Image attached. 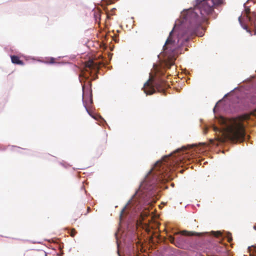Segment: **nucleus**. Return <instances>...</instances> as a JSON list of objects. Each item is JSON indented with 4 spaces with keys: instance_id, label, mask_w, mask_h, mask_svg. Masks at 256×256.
I'll return each mask as SVG.
<instances>
[{
    "instance_id": "f257e3e1",
    "label": "nucleus",
    "mask_w": 256,
    "mask_h": 256,
    "mask_svg": "<svg viewBox=\"0 0 256 256\" xmlns=\"http://www.w3.org/2000/svg\"><path fill=\"white\" fill-rule=\"evenodd\" d=\"M224 3V0H195L193 8L184 9L180 18L176 21L169 34L162 52L158 55L164 56L161 60L166 66L170 68L174 64L173 58L179 52L182 46L188 45L194 36L202 37L204 35V28L202 24L208 20V16L216 18L217 9Z\"/></svg>"
},
{
    "instance_id": "f03ea898",
    "label": "nucleus",
    "mask_w": 256,
    "mask_h": 256,
    "mask_svg": "<svg viewBox=\"0 0 256 256\" xmlns=\"http://www.w3.org/2000/svg\"><path fill=\"white\" fill-rule=\"evenodd\" d=\"M182 236H214L222 240L226 238L228 242H230L232 240V234L230 232L225 231H211L210 232H188L186 230L180 231V230H172V234H168V236L170 242L172 243L176 244L185 243L189 240L186 238L183 237Z\"/></svg>"
},
{
    "instance_id": "7ed1b4c3",
    "label": "nucleus",
    "mask_w": 256,
    "mask_h": 256,
    "mask_svg": "<svg viewBox=\"0 0 256 256\" xmlns=\"http://www.w3.org/2000/svg\"><path fill=\"white\" fill-rule=\"evenodd\" d=\"M151 78L150 77L148 80L144 84L142 90L146 95L152 94L155 92L156 90H162L168 88V85L166 82L160 78H158L150 83Z\"/></svg>"
},
{
    "instance_id": "20e7f679",
    "label": "nucleus",
    "mask_w": 256,
    "mask_h": 256,
    "mask_svg": "<svg viewBox=\"0 0 256 256\" xmlns=\"http://www.w3.org/2000/svg\"><path fill=\"white\" fill-rule=\"evenodd\" d=\"M112 58V54L110 53L106 54V56H102L100 60L98 62L91 61L87 66L86 72L88 73L90 76H92V72H96L101 66L108 65Z\"/></svg>"
},
{
    "instance_id": "39448f33",
    "label": "nucleus",
    "mask_w": 256,
    "mask_h": 256,
    "mask_svg": "<svg viewBox=\"0 0 256 256\" xmlns=\"http://www.w3.org/2000/svg\"><path fill=\"white\" fill-rule=\"evenodd\" d=\"M249 0L247 1L246 3L244 4V17L246 19V22L250 24L252 28H256V12H251L250 8L248 6H246Z\"/></svg>"
},
{
    "instance_id": "423d86ee",
    "label": "nucleus",
    "mask_w": 256,
    "mask_h": 256,
    "mask_svg": "<svg viewBox=\"0 0 256 256\" xmlns=\"http://www.w3.org/2000/svg\"><path fill=\"white\" fill-rule=\"evenodd\" d=\"M82 85V98L85 100V103H90V104H92V91L91 89V83L89 82L88 86L86 87L84 84Z\"/></svg>"
},
{
    "instance_id": "0eeeda50",
    "label": "nucleus",
    "mask_w": 256,
    "mask_h": 256,
    "mask_svg": "<svg viewBox=\"0 0 256 256\" xmlns=\"http://www.w3.org/2000/svg\"><path fill=\"white\" fill-rule=\"evenodd\" d=\"M90 104V103H85V100L83 98V104L84 106L88 112V114L94 119L98 120L99 122L100 125L104 126V124H106V121L100 115L98 114H93L88 110L87 107V104Z\"/></svg>"
},
{
    "instance_id": "6e6552de",
    "label": "nucleus",
    "mask_w": 256,
    "mask_h": 256,
    "mask_svg": "<svg viewBox=\"0 0 256 256\" xmlns=\"http://www.w3.org/2000/svg\"><path fill=\"white\" fill-rule=\"evenodd\" d=\"M12 62L14 64L24 65V63L22 60L20 59V58L16 56L13 55L10 56Z\"/></svg>"
},
{
    "instance_id": "1a4fd4ad",
    "label": "nucleus",
    "mask_w": 256,
    "mask_h": 256,
    "mask_svg": "<svg viewBox=\"0 0 256 256\" xmlns=\"http://www.w3.org/2000/svg\"><path fill=\"white\" fill-rule=\"evenodd\" d=\"M214 250L217 254L220 255H223L226 253V249L224 246H216L214 248Z\"/></svg>"
},
{
    "instance_id": "9d476101",
    "label": "nucleus",
    "mask_w": 256,
    "mask_h": 256,
    "mask_svg": "<svg viewBox=\"0 0 256 256\" xmlns=\"http://www.w3.org/2000/svg\"><path fill=\"white\" fill-rule=\"evenodd\" d=\"M238 21H239V22H240V26H242V27L244 30H246L248 32L250 33V35H252V32L248 28V26L246 24H244L243 22H242V19H241V16H240L238 18Z\"/></svg>"
},
{
    "instance_id": "9b49d317",
    "label": "nucleus",
    "mask_w": 256,
    "mask_h": 256,
    "mask_svg": "<svg viewBox=\"0 0 256 256\" xmlns=\"http://www.w3.org/2000/svg\"><path fill=\"white\" fill-rule=\"evenodd\" d=\"M248 252L250 253V256H256L254 253H256V248L253 246H248Z\"/></svg>"
},
{
    "instance_id": "f8f14e48",
    "label": "nucleus",
    "mask_w": 256,
    "mask_h": 256,
    "mask_svg": "<svg viewBox=\"0 0 256 256\" xmlns=\"http://www.w3.org/2000/svg\"><path fill=\"white\" fill-rule=\"evenodd\" d=\"M82 77L84 80H88V78H89V76H88L86 73L84 72H82L80 75V76H79V80H80V82L82 83V79H81V78Z\"/></svg>"
},
{
    "instance_id": "ddd939ff",
    "label": "nucleus",
    "mask_w": 256,
    "mask_h": 256,
    "mask_svg": "<svg viewBox=\"0 0 256 256\" xmlns=\"http://www.w3.org/2000/svg\"><path fill=\"white\" fill-rule=\"evenodd\" d=\"M94 16L96 21H98V20L100 19V10H98V12H94Z\"/></svg>"
},
{
    "instance_id": "4468645a",
    "label": "nucleus",
    "mask_w": 256,
    "mask_h": 256,
    "mask_svg": "<svg viewBox=\"0 0 256 256\" xmlns=\"http://www.w3.org/2000/svg\"><path fill=\"white\" fill-rule=\"evenodd\" d=\"M60 164H61L62 166L66 168H67L68 167L70 166V165L64 162H60Z\"/></svg>"
},
{
    "instance_id": "2eb2a0df",
    "label": "nucleus",
    "mask_w": 256,
    "mask_h": 256,
    "mask_svg": "<svg viewBox=\"0 0 256 256\" xmlns=\"http://www.w3.org/2000/svg\"><path fill=\"white\" fill-rule=\"evenodd\" d=\"M50 64H52L55 63V60L54 58H50V61L49 62Z\"/></svg>"
},
{
    "instance_id": "dca6fc26",
    "label": "nucleus",
    "mask_w": 256,
    "mask_h": 256,
    "mask_svg": "<svg viewBox=\"0 0 256 256\" xmlns=\"http://www.w3.org/2000/svg\"><path fill=\"white\" fill-rule=\"evenodd\" d=\"M208 130V127L206 125H204V132H206Z\"/></svg>"
},
{
    "instance_id": "f3484780",
    "label": "nucleus",
    "mask_w": 256,
    "mask_h": 256,
    "mask_svg": "<svg viewBox=\"0 0 256 256\" xmlns=\"http://www.w3.org/2000/svg\"><path fill=\"white\" fill-rule=\"evenodd\" d=\"M6 150V148L2 145L0 144V150Z\"/></svg>"
},
{
    "instance_id": "a211bd4d",
    "label": "nucleus",
    "mask_w": 256,
    "mask_h": 256,
    "mask_svg": "<svg viewBox=\"0 0 256 256\" xmlns=\"http://www.w3.org/2000/svg\"><path fill=\"white\" fill-rule=\"evenodd\" d=\"M114 40L116 42H118V38H116Z\"/></svg>"
},
{
    "instance_id": "6ab92c4d",
    "label": "nucleus",
    "mask_w": 256,
    "mask_h": 256,
    "mask_svg": "<svg viewBox=\"0 0 256 256\" xmlns=\"http://www.w3.org/2000/svg\"><path fill=\"white\" fill-rule=\"evenodd\" d=\"M254 228L255 230H256V225H254Z\"/></svg>"
},
{
    "instance_id": "aec40b11",
    "label": "nucleus",
    "mask_w": 256,
    "mask_h": 256,
    "mask_svg": "<svg viewBox=\"0 0 256 256\" xmlns=\"http://www.w3.org/2000/svg\"><path fill=\"white\" fill-rule=\"evenodd\" d=\"M90 207H88V212H89V211H90Z\"/></svg>"
},
{
    "instance_id": "412c9836",
    "label": "nucleus",
    "mask_w": 256,
    "mask_h": 256,
    "mask_svg": "<svg viewBox=\"0 0 256 256\" xmlns=\"http://www.w3.org/2000/svg\"><path fill=\"white\" fill-rule=\"evenodd\" d=\"M116 10V8H114L112 10Z\"/></svg>"
},
{
    "instance_id": "4be33fe9",
    "label": "nucleus",
    "mask_w": 256,
    "mask_h": 256,
    "mask_svg": "<svg viewBox=\"0 0 256 256\" xmlns=\"http://www.w3.org/2000/svg\"><path fill=\"white\" fill-rule=\"evenodd\" d=\"M256 34V31H254V34Z\"/></svg>"
},
{
    "instance_id": "5701e85b",
    "label": "nucleus",
    "mask_w": 256,
    "mask_h": 256,
    "mask_svg": "<svg viewBox=\"0 0 256 256\" xmlns=\"http://www.w3.org/2000/svg\"><path fill=\"white\" fill-rule=\"evenodd\" d=\"M12 148H14V147H15V146H12Z\"/></svg>"
},
{
    "instance_id": "b1692460",
    "label": "nucleus",
    "mask_w": 256,
    "mask_h": 256,
    "mask_svg": "<svg viewBox=\"0 0 256 256\" xmlns=\"http://www.w3.org/2000/svg\"><path fill=\"white\" fill-rule=\"evenodd\" d=\"M244 256H246V255H244Z\"/></svg>"
}]
</instances>
